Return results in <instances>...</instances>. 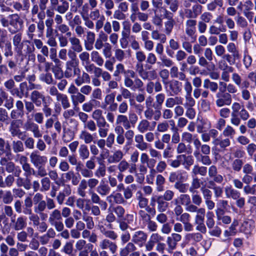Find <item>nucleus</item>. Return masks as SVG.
I'll return each instance as SVG.
<instances>
[{"label":"nucleus","mask_w":256,"mask_h":256,"mask_svg":"<svg viewBox=\"0 0 256 256\" xmlns=\"http://www.w3.org/2000/svg\"><path fill=\"white\" fill-rule=\"evenodd\" d=\"M12 38V44L16 52L20 56H26L28 54L32 52L34 47H31L28 44H24L22 41V34L21 32H16Z\"/></svg>","instance_id":"f257e3e1"},{"label":"nucleus","mask_w":256,"mask_h":256,"mask_svg":"<svg viewBox=\"0 0 256 256\" xmlns=\"http://www.w3.org/2000/svg\"><path fill=\"white\" fill-rule=\"evenodd\" d=\"M48 222L51 226L55 228L58 232H60L64 229L62 218L60 211L58 209H54L50 212Z\"/></svg>","instance_id":"f03ea898"},{"label":"nucleus","mask_w":256,"mask_h":256,"mask_svg":"<svg viewBox=\"0 0 256 256\" xmlns=\"http://www.w3.org/2000/svg\"><path fill=\"white\" fill-rule=\"evenodd\" d=\"M8 18L10 19L8 30L10 34H16L22 28L24 22L18 14H10Z\"/></svg>","instance_id":"7ed1b4c3"},{"label":"nucleus","mask_w":256,"mask_h":256,"mask_svg":"<svg viewBox=\"0 0 256 256\" xmlns=\"http://www.w3.org/2000/svg\"><path fill=\"white\" fill-rule=\"evenodd\" d=\"M129 74L124 76V85L126 88H130L132 90H143L144 82L140 78L134 76V80Z\"/></svg>","instance_id":"20e7f679"},{"label":"nucleus","mask_w":256,"mask_h":256,"mask_svg":"<svg viewBox=\"0 0 256 256\" xmlns=\"http://www.w3.org/2000/svg\"><path fill=\"white\" fill-rule=\"evenodd\" d=\"M135 68L139 76L144 80H152L156 79L158 77L155 70H144L142 63L137 62Z\"/></svg>","instance_id":"39448f33"},{"label":"nucleus","mask_w":256,"mask_h":256,"mask_svg":"<svg viewBox=\"0 0 256 256\" xmlns=\"http://www.w3.org/2000/svg\"><path fill=\"white\" fill-rule=\"evenodd\" d=\"M166 92L170 96H177L182 92V84L178 80H170L164 85Z\"/></svg>","instance_id":"423d86ee"},{"label":"nucleus","mask_w":256,"mask_h":256,"mask_svg":"<svg viewBox=\"0 0 256 256\" xmlns=\"http://www.w3.org/2000/svg\"><path fill=\"white\" fill-rule=\"evenodd\" d=\"M127 74H129L130 76L132 78H134L136 76L134 71L132 70H126L124 64L120 62L116 64L112 76L115 78L116 80H120L122 78V74H123L124 76Z\"/></svg>","instance_id":"0eeeda50"},{"label":"nucleus","mask_w":256,"mask_h":256,"mask_svg":"<svg viewBox=\"0 0 256 256\" xmlns=\"http://www.w3.org/2000/svg\"><path fill=\"white\" fill-rule=\"evenodd\" d=\"M216 104L218 107L230 106L232 102V96L230 94L226 92H218L216 94Z\"/></svg>","instance_id":"6e6552de"},{"label":"nucleus","mask_w":256,"mask_h":256,"mask_svg":"<svg viewBox=\"0 0 256 256\" xmlns=\"http://www.w3.org/2000/svg\"><path fill=\"white\" fill-rule=\"evenodd\" d=\"M22 122L20 120H12L8 128L9 132L12 136H17L22 140H24V138L22 136L23 132L20 130V126Z\"/></svg>","instance_id":"1a4fd4ad"},{"label":"nucleus","mask_w":256,"mask_h":256,"mask_svg":"<svg viewBox=\"0 0 256 256\" xmlns=\"http://www.w3.org/2000/svg\"><path fill=\"white\" fill-rule=\"evenodd\" d=\"M30 158L31 163L34 167L45 166L48 162V158L46 156L40 155L36 150L30 154Z\"/></svg>","instance_id":"9d476101"},{"label":"nucleus","mask_w":256,"mask_h":256,"mask_svg":"<svg viewBox=\"0 0 256 256\" xmlns=\"http://www.w3.org/2000/svg\"><path fill=\"white\" fill-rule=\"evenodd\" d=\"M24 128L26 130L31 132L35 138H40L42 136V132L40 130L39 126L32 121V118L28 119L24 124Z\"/></svg>","instance_id":"9b49d317"},{"label":"nucleus","mask_w":256,"mask_h":256,"mask_svg":"<svg viewBox=\"0 0 256 256\" xmlns=\"http://www.w3.org/2000/svg\"><path fill=\"white\" fill-rule=\"evenodd\" d=\"M188 178V175L186 171L179 170L170 172L168 176V180L170 182H186Z\"/></svg>","instance_id":"f8f14e48"},{"label":"nucleus","mask_w":256,"mask_h":256,"mask_svg":"<svg viewBox=\"0 0 256 256\" xmlns=\"http://www.w3.org/2000/svg\"><path fill=\"white\" fill-rule=\"evenodd\" d=\"M80 70L78 68V64L66 62V69L64 72V76L66 78H73L76 74L80 73Z\"/></svg>","instance_id":"ddd939ff"},{"label":"nucleus","mask_w":256,"mask_h":256,"mask_svg":"<svg viewBox=\"0 0 256 256\" xmlns=\"http://www.w3.org/2000/svg\"><path fill=\"white\" fill-rule=\"evenodd\" d=\"M148 238L147 234L142 230L135 232L132 236V242L140 248L143 246Z\"/></svg>","instance_id":"4468645a"},{"label":"nucleus","mask_w":256,"mask_h":256,"mask_svg":"<svg viewBox=\"0 0 256 256\" xmlns=\"http://www.w3.org/2000/svg\"><path fill=\"white\" fill-rule=\"evenodd\" d=\"M139 195L136 196V200L138 201V206L141 208L146 209L148 213L153 216L156 214V211L154 208H151L148 206V200L144 198L142 194L140 192Z\"/></svg>","instance_id":"2eb2a0df"},{"label":"nucleus","mask_w":256,"mask_h":256,"mask_svg":"<svg viewBox=\"0 0 256 256\" xmlns=\"http://www.w3.org/2000/svg\"><path fill=\"white\" fill-rule=\"evenodd\" d=\"M152 125L150 124V122L146 119L142 120L138 124L137 126L138 130L141 134L144 133L148 131H152L156 124V122H152Z\"/></svg>","instance_id":"dca6fc26"},{"label":"nucleus","mask_w":256,"mask_h":256,"mask_svg":"<svg viewBox=\"0 0 256 256\" xmlns=\"http://www.w3.org/2000/svg\"><path fill=\"white\" fill-rule=\"evenodd\" d=\"M99 248L100 250L108 249L110 252L114 254L118 250V246L116 244L110 240L108 238H104L102 240L99 242Z\"/></svg>","instance_id":"f3484780"},{"label":"nucleus","mask_w":256,"mask_h":256,"mask_svg":"<svg viewBox=\"0 0 256 256\" xmlns=\"http://www.w3.org/2000/svg\"><path fill=\"white\" fill-rule=\"evenodd\" d=\"M30 98L34 103L36 106L38 107L40 106L42 103L44 104L46 102L44 95L42 92L36 90H34L31 92Z\"/></svg>","instance_id":"a211bd4d"},{"label":"nucleus","mask_w":256,"mask_h":256,"mask_svg":"<svg viewBox=\"0 0 256 256\" xmlns=\"http://www.w3.org/2000/svg\"><path fill=\"white\" fill-rule=\"evenodd\" d=\"M197 22L194 19H188L186 22L185 32L190 38H193L196 32Z\"/></svg>","instance_id":"6ab92c4d"},{"label":"nucleus","mask_w":256,"mask_h":256,"mask_svg":"<svg viewBox=\"0 0 256 256\" xmlns=\"http://www.w3.org/2000/svg\"><path fill=\"white\" fill-rule=\"evenodd\" d=\"M70 98L72 102L73 108L76 111L79 110V104L83 103L86 100L85 96L80 93V92L70 96Z\"/></svg>","instance_id":"aec40b11"},{"label":"nucleus","mask_w":256,"mask_h":256,"mask_svg":"<svg viewBox=\"0 0 256 256\" xmlns=\"http://www.w3.org/2000/svg\"><path fill=\"white\" fill-rule=\"evenodd\" d=\"M255 229V223L254 220H248L244 221L240 227V230L246 234L250 236Z\"/></svg>","instance_id":"412c9836"},{"label":"nucleus","mask_w":256,"mask_h":256,"mask_svg":"<svg viewBox=\"0 0 256 256\" xmlns=\"http://www.w3.org/2000/svg\"><path fill=\"white\" fill-rule=\"evenodd\" d=\"M78 138L80 140H81L82 142H84V144H90L92 142H94V136L93 134H92L86 130H82L79 134Z\"/></svg>","instance_id":"4be33fe9"},{"label":"nucleus","mask_w":256,"mask_h":256,"mask_svg":"<svg viewBox=\"0 0 256 256\" xmlns=\"http://www.w3.org/2000/svg\"><path fill=\"white\" fill-rule=\"evenodd\" d=\"M53 125L54 126L55 130L58 132V134H60L62 130L61 123L58 120L54 122V119L52 118H48L45 122L44 128L46 130V132H48L52 128Z\"/></svg>","instance_id":"5701e85b"},{"label":"nucleus","mask_w":256,"mask_h":256,"mask_svg":"<svg viewBox=\"0 0 256 256\" xmlns=\"http://www.w3.org/2000/svg\"><path fill=\"white\" fill-rule=\"evenodd\" d=\"M4 155L6 157L12 155L10 146L8 141L0 138V156Z\"/></svg>","instance_id":"b1692460"},{"label":"nucleus","mask_w":256,"mask_h":256,"mask_svg":"<svg viewBox=\"0 0 256 256\" xmlns=\"http://www.w3.org/2000/svg\"><path fill=\"white\" fill-rule=\"evenodd\" d=\"M145 119L151 120L154 119L155 120H158L161 116V112L160 110L154 111L150 107L146 108L144 112Z\"/></svg>","instance_id":"393cba45"},{"label":"nucleus","mask_w":256,"mask_h":256,"mask_svg":"<svg viewBox=\"0 0 256 256\" xmlns=\"http://www.w3.org/2000/svg\"><path fill=\"white\" fill-rule=\"evenodd\" d=\"M11 222H14L13 228L15 230H20L26 226V218L24 216L18 217L16 220L11 218Z\"/></svg>","instance_id":"a878e982"},{"label":"nucleus","mask_w":256,"mask_h":256,"mask_svg":"<svg viewBox=\"0 0 256 256\" xmlns=\"http://www.w3.org/2000/svg\"><path fill=\"white\" fill-rule=\"evenodd\" d=\"M136 147L141 151L146 150L148 148V144L144 140V136L141 134H137L134 136Z\"/></svg>","instance_id":"bb28decb"},{"label":"nucleus","mask_w":256,"mask_h":256,"mask_svg":"<svg viewBox=\"0 0 256 256\" xmlns=\"http://www.w3.org/2000/svg\"><path fill=\"white\" fill-rule=\"evenodd\" d=\"M208 176L212 178L218 184H221L224 180L223 176L218 174V170L216 166L212 165L210 166L208 170Z\"/></svg>","instance_id":"cd10ccee"},{"label":"nucleus","mask_w":256,"mask_h":256,"mask_svg":"<svg viewBox=\"0 0 256 256\" xmlns=\"http://www.w3.org/2000/svg\"><path fill=\"white\" fill-rule=\"evenodd\" d=\"M98 228L100 233L106 238L113 240H115L117 239L118 236L114 231L107 230L102 224H99Z\"/></svg>","instance_id":"c85d7f7f"},{"label":"nucleus","mask_w":256,"mask_h":256,"mask_svg":"<svg viewBox=\"0 0 256 256\" xmlns=\"http://www.w3.org/2000/svg\"><path fill=\"white\" fill-rule=\"evenodd\" d=\"M137 250L135 244L132 242H128L124 247L120 250V256H128L130 254Z\"/></svg>","instance_id":"c756f323"},{"label":"nucleus","mask_w":256,"mask_h":256,"mask_svg":"<svg viewBox=\"0 0 256 256\" xmlns=\"http://www.w3.org/2000/svg\"><path fill=\"white\" fill-rule=\"evenodd\" d=\"M226 196L228 198L237 200L240 196V192L234 189L232 186H227L224 188Z\"/></svg>","instance_id":"7c9ffc66"},{"label":"nucleus","mask_w":256,"mask_h":256,"mask_svg":"<svg viewBox=\"0 0 256 256\" xmlns=\"http://www.w3.org/2000/svg\"><path fill=\"white\" fill-rule=\"evenodd\" d=\"M124 156L123 152L121 150H118L108 156L107 161L110 164H116L121 161Z\"/></svg>","instance_id":"2f4dec72"},{"label":"nucleus","mask_w":256,"mask_h":256,"mask_svg":"<svg viewBox=\"0 0 256 256\" xmlns=\"http://www.w3.org/2000/svg\"><path fill=\"white\" fill-rule=\"evenodd\" d=\"M68 40L71 44L70 50H74L80 53L82 51L83 48L80 40L75 36L69 38Z\"/></svg>","instance_id":"473e14b6"},{"label":"nucleus","mask_w":256,"mask_h":256,"mask_svg":"<svg viewBox=\"0 0 256 256\" xmlns=\"http://www.w3.org/2000/svg\"><path fill=\"white\" fill-rule=\"evenodd\" d=\"M5 169L8 173L14 174L15 176H18L22 173V170L19 166H16L12 162H9L5 166Z\"/></svg>","instance_id":"72a5a7b5"},{"label":"nucleus","mask_w":256,"mask_h":256,"mask_svg":"<svg viewBox=\"0 0 256 256\" xmlns=\"http://www.w3.org/2000/svg\"><path fill=\"white\" fill-rule=\"evenodd\" d=\"M203 238L202 234L200 232L187 233L184 236V238L187 242L196 243L200 242Z\"/></svg>","instance_id":"f704fd0d"},{"label":"nucleus","mask_w":256,"mask_h":256,"mask_svg":"<svg viewBox=\"0 0 256 256\" xmlns=\"http://www.w3.org/2000/svg\"><path fill=\"white\" fill-rule=\"evenodd\" d=\"M98 130V136L100 138H106L109 131V124L106 121L96 124Z\"/></svg>","instance_id":"c9c22d12"},{"label":"nucleus","mask_w":256,"mask_h":256,"mask_svg":"<svg viewBox=\"0 0 256 256\" xmlns=\"http://www.w3.org/2000/svg\"><path fill=\"white\" fill-rule=\"evenodd\" d=\"M208 172L207 168L204 166H200L198 164H195L190 172L192 176H196L200 174L201 176H205Z\"/></svg>","instance_id":"e433bc0d"},{"label":"nucleus","mask_w":256,"mask_h":256,"mask_svg":"<svg viewBox=\"0 0 256 256\" xmlns=\"http://www.w3.org/2000/svg\"><path fill=\"white\" fill-rule=\"evenodd\" d=\"M116 124L117 125L122 124L126 130L130 129L131 126L129 125L128 118L126 115L120 114L116 116Z\"/></svg>","instance_id":"4c0bfd02"},{"label":"nucleus","mask_w":256,"mask_h":256,"mask_svg":"<svg viewBox=\"0 0 256 256\" xmlns=\"http://www.w3.org/2000/svg\"><path fill=\"white\" fill-rule=\"evenodd\" d=\"M96 191L100 196H104L109 194L110 188L108 184L101 182L96 187Z\"/></svg>","instance_id":"58836bf2"},{"label":"nucleus","mask_w":256,"mask_h":256,"mask_svg":"<svg viewBox=\"0 0 256 256\" xmlns=\"http://www.w3.org/2000/svg\"><path fill=\"white\" fill-rule=\"evenodd\" d=\"M166 13L168 15L166 18H169V20L164 23L165 32L167 35H170L173 29L174 20L172 18V17L169 16L171 15V13L170 12L166 10Z\"/></svg>","instance_id":"ea45409f"},{"label":"nucleus","mask_w":256,"mask_h":256,"mask_svg":"<svg viewBox=\"0 0 256 256\" xmlns=\"http://www.w3.org/2000/svg\"><path fill=\"white\" fill-rule=\"evenodd\" d=\"M80 158L82 160L88 159L90 155L88 146L85 144H81L78 149Z\"/></svg>","instance_id":"a19ab883"},{"label":"nucleus","mask_w":256,"mask_h":256,"mask_svg":"<svg viewBox=\"0 0 256 256\" xmlns=\"http://www.w3.org/2000/svg\"><path fill=\"white\" fill-rule=\"evenodd\" d=\"M0 94L2 96L5 103L4 106L8 110H10L14 107V99L12 96H8V94L2 90H0Z\"/></svg>","instance_id":"79ce46f5"},{"label":"nucleus","mask_w":256,"mask_h":256,"mask_svg":"<svg viewBox=\"0 0 256 256\" xmlns=\"http://www.w3.org/2000/svg\"><path fill=\"white\" fill-rule=\"evenodd\" d=\"M24 107H25V108L26 110V118H27V119L28 120L30 118H31L30 116V114H34V112H36V111H35V106L36 105H35L34 103L33 102H32V100L28 101L26 100H24Z\"/></svg>","instance_id":"37998d69"},{"label":"nucleus","mask_w":256,"mask_h":256,"mask_svg":"<svg viewBox=\"0 0 256 256\" xmlns=\"http://www.w3.org/2000/svg\"><path fill=\"white\" fill-rule=\"evenodd\" d=\"M90 56L92 60L96 63L98 66H102L104 64V60L100 54L96 50L91 52Z\"/></svg>","instance_id":"c03bdc74"},{"label":"nucleus","mask_w":256,"mask_h":256,"mask_svg":"<svg viewBox=\"0 0 256 256\" xmlns=\"http://www.w3.org/2000/svg\"><path fill=\"white\" fill-rule=\"evenodd\" d=\"M88 187V184L86 180L85 179L81 180L77 188L78 194L81 197H85L86 194V190Z\"/></svg>","instance_id":"a18cd8bd"},{"label":"nucleus","mask_w":256,"mask_h":256,"mask_svg":"<svg viewBox=\"0 0 256 256\" xmlns=\"http://www.w3.org/2000/svg\"><path fill=\"white\" fill-rule=\"evenodd\" d=\"M92 118L96 122V124L106 122L102 116V111L100 109H96L92 114Z\"/></svg>","instance_id":"49530a36"},{"label":"nucleus","mask_w":256,"mask_h":256,"mask_svg":"<svg viewBox=\"0 0 256 256\" xmlns=\"http://www.w3.org/2000/svg\"><path fill=\"white\" fill-rule=\"evenodd\" d=\"M12 149L14 153L18 154L24 150L23 142L20 140H14L12 142Z\"/></svg>","instance_id":"de8ad7c7"},{"label":"nucleus","mask_w":256,"mask_h":256,"mask_svg":"<svg viewBox=\"0 0 256 256\" xmlns=\"http://www.w3.org/2000/svg\"><path fill=\"white\" fill-rule=\"evenodd\" d=\"M165 182L166 179L162 175L159 174L156 176V184L158 192H161L164 190V184Z\"/></svg>","instance_id":"09e8293b"},{"label":"nucleus","mask_w":256,"mask_h":256,"mask_svg":"<svg viewBox=\"0 0 256 256\" xmlns=\"http://www.w3.org/2000/svg\"><path fill=\"white\" fill-rule=\"evenodd\" d=\"M56 100L60 102L63 109L66 110L70 108V104L66 94H62Z\"/></svg>","instance_id":"8fccbe9b"},{"label":"nucleus","mask_w":256,"mask_h":256,"mask_svg":"<svg viewBox=\"0 0 256 256\" xmlns=\"http://www.w3.org/2000/svg\"><path fill=\"white\" fill-rule=\"evenodd\" d=\"M180 158L182 160V164L184 166L186 169L188 170L190 166L194 164V160L192 156L182 154Z\"/></svg>","instance_id":"3c124183"},{"label":"nucleus","mask_w":256,"mask_h":256,"mask_svg":"<svg viewBox=\"0 0 256 256\" xmlns=\"http://www.w3.org/2000/svg\"><path fill=\"white\" fill-rule=\"evenodd\" d=\"M151 36L154 40H160L161 43H165L166 41V34L159 32L158 30H152Z\"/></svg>","instance_id":"603ef678"},{"label":"nucleus","mask_w":256,"mask_h":256,"mask_svg":"<svg viewBox=\"0 0 256 256\" xmlns=\"http://www.w3.org/2000/svg\"><path fill=\"white\" fill-rule=\"evenodd\" d=\"M192 179L191 182L190 186L189 188V191L191 193H194L196 190L200 188L201 182L200 180L196 176H192Z\"/></svg>","instance_id":"864d4df0"},{"label":"nucleus","mask_w":256,"mask_h":256,"mask_svg":"<svg viewBox=\"0 0 256 256\" xmlns=\"http://www.w3.org/2000/svg\"><path fill=\"white\" fill-rule=\"evenodd\" d=\"M194 157L198 162H202L204 165L209 166L212 164V160L208 155H203L200 153Z\"/></svg>","instance_id":"5fc2aeb1"},{"label":"nucleus","mask_w":256,"mask_h":256,"mask_svg":"<svg viewBox=\"0 0 256 256\" xmlns=\"http://www.w3.org/2000/svg\"><path fill=\"white\" fill-rule=\"evenodd\" d=\"M114 98L115 94L114 93L106 94L104 97V101L102 103L101 108L103 109H106L108 106L113 104Z\"/></svg>","instance_id":"6e6d98bb"},{"label":"nucleus","mask_w":256,"mask_h":256,"mask_svg":"<svg viewBox=\"0 0 256 256\" xmlns=\"http://www.w3.org/2000/svg\"><path fill=\"white\" fill-rule=\"evenodd\" d=\"M226 30V26H216L214 24L210 26L208 32L210 34L218 35L221 32H224Z\"/></svg>","instance_id":"4d7b16f0"},{"label":"nucleus","mask_w":256,"mask_h":256,"mask_svg":"<svg viewBox=\"0 0 256 256\" xmlns=\"http://www.w3.org/2000/svg\"><path fill=\"white\" fill-rule=\"evenodd\" d=\"M140 220L142 221L143 224H146L151 219V214L146 211V209L140 210L138 212Z\"/></svg>","instance_id":"13d9d810"},{"label":"nucleus","mask_w":256,"mask_h":256,"mask_svg":"<svg viewBox=\"0 0 256 256\" xmlns=\"http://www.w3.org/2000/svg\"><path fill=\"white\" fill-rule=\"evenodd\" d=\"M210 128V124L204 120H201L200 123L196 125V131L199 134H202L206 132V130Z\"/></svg>","instance_id":"bf43d9fd"},{"label":"nucleus","mask_w":256,"mask_h":256,"mask_svg":"<svg viewBox=\"0 0 256 256\" xmlns=\"http://www.w3.org/2000/svg\"><path fill=\"white\" fill-rule=\"evenodd\" d=\"M40 78L41 80L46 82L48 84H52L56 83L52 77V74L48 72H46L44 74H41Z\"/></svg>","instance_id":"052dcab7"},{"label":"nucleus","mask_w":256,"mask_h":256,"mask_svg":"<svg viewBox=\"0 0 256 256\" xmlns=\"http://www.w3.org/2000/svg\"><path fill=\"white\" fill-rule=\"evenodd\" d=\"M212 144L216 146H219L220 148L224 149L230 145V142L228 138L224 140L218 138V140H215L214 142H212Z\"/></svg>","instance_id":"680f3d73"},{"label":"nucleus","mask_w":256,"mask_h":256,"mask_svg":"<svg viewBox=\"0 0 256 256\" xmlns=\"http://www.w3.org/2000/svg\"><path fill=\"white\" fill-rule=\"evenodd\" d=\"M214 214L212 212H208L206 214V224L209 229L212 228L215 224Z\"/></svg>","instance_id":"e2e57ef3"},{"label":"nucleus","mask_w":256,"mask_h":256,"mask_svg":"<svg viewBox=\"0 0 256 256\" xmlns=\"http://www.w3.org/2000/svg\"><path fill=\"white\" fill-rule=\"evenodd\" d=\"M82 220L86 223V228L88 230H92L94 226L93 218L88 214L86 212H83Z\"/></svg>","instance_id":"0e129e2a"},{"label":"nucleus","mask_w":256,"mask_h":256,"mask_svg":"<svg viewBox=\"0 0 256 256\" xmlns=\"http://www.w3.org/2000/svg\"><path fill=\"white\" fill-rule=\"evenodd\" d=\"M184 182H176L174 184V188L178 190L180 192L186 193L188 190V184L183 183Z\"/></svg>","instance_id":"69168bd1"},{"label":"nucleus","mask_w":256,"mask_h":256,"mask_svg":"<svg viewBox=\"0 0 256 256\" xmlns=\"http://www.w3.org/2000/svg\"><path fill=\"white\" fill-rule=\"evenodd\" d=\"M112 194L113 196L114 203L118 204H122L126 203V202L122 194L116 192H112Z\"/></svg>","instance_id":"338daca9"},{"label":"nucleus","mask_w":256,"mask_h":256,"mask_svg":"<svg viewBox=\"0 0 256 256\" xmlns=\"http://www.w3.org/2000/svg\"><path fill=\"white\" fill-rule=\"evenodd\" d=\"M244 164L243 160L241 159H234L232 162L231 166L232 169L236 172H239Z\"/></svg>","instance_id":"774afa93"}]
</instances>
